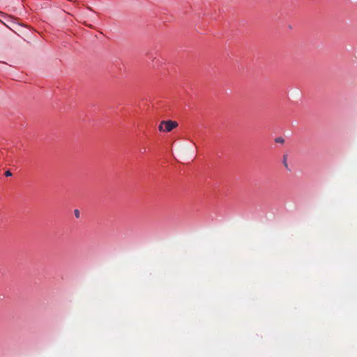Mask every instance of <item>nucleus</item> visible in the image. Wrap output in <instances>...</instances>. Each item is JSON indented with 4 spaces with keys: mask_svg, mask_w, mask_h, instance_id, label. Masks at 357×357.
<instances>
[{
    "mask_svg": "<svg viewBox=\"0 0 357 357\" xmlns=\"http://www.w3.org/2000/svg\"><path fill=\"white\" fill-rule=\"evenodd\" d=\"M178 126V123L173 121H162L159 125L158 129L160 131L170 132L174 128Z\"/></svg>",
    "mask_w": 357,
    "mask_h": 357,
    "instance_id": "obj_1",
    "label": "nucleus"
},
{
    "mask_svg": "<svg viewBox=\"0 0 357 357\" xmlns=\"http://www.w3.org/2000/svg\"><path fill=\"white\" fill-rule=\"evenodd\" d=\"M282 163H283L284 166L287 169H288L287 156V155H284V156H283Z\"/></svg>",
    "mask_w": 357,
    "mask_h": 357,
    "instance_id": "obj_2",
    "label": "nucleus"
},
{
    "mask_svg": "<svg viewBox=\"0 0 357 357\" xmlns=\"http://www.w3.org/2000/svg\"><path fill=\"white\" fill-rule=\"evenodd\" d=\"M277 143H284V140L282 137H278L275 139Z\"/></svg>",
    "mask_w": 357,
    "mask_h": 357,
    "instance_id": "obj_3",
    "label": "nucleus"
},
{
    "mask_svg": "<svg viewBox=\"0 0 357 357\" xmlns=\"http://www.w3.org/2000/svg\"><path fill=\"white\" fill-rule=\"evenodd\" d=\"M75 215L77 218H79V211L78 209H75L74 211Z\"/></svg>",
    "mask_w": 357,
    "mask_h": 357,
    "instance_id": "obj_4",
    "label": "nucleus"
},
{
    "mask_svg": "<svg viewBox=\"0 0 357 357\" xmlns=\"http://www.w3.org/2000/svg\"><path fill=\"white\" fill-rule=\"evenodd\" d=\"M5 175L6 176H10L12 175V173L9 170H8L5 172Z\"/></svg>",
    "mask_w": 357,
    "mask_h": 357,
    "instance_id": "obj_5",
    "label": "nucleus"
}]
</instances>
